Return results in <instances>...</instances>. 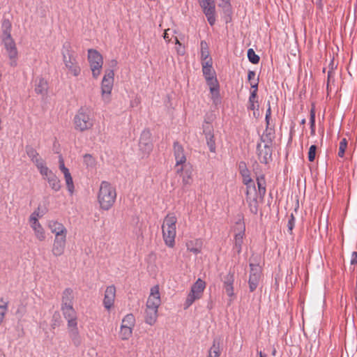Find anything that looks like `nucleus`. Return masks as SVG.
Returning <instances> with one entry per match:
<instances>
[{"instance_id":"8","label":"nucleus","mask_w":357,"mask_h":357,"mask_svg":"<svg viewBox=\"0 0 357 357\" xmlns=\"http://www.w3.org/2000/svg\"><path fill=\"white\" fill-rule=\"evenodd\" d=\"M205 288L206 282L203 280L198 278L190 288V291L183 304V308L185 310L189 308L195 301L200 299L203 296Z\"/></svg>"},{"instance_id":"56","label":"nucleus","mask_w":357,"mask_h":357,"mask_svg":"<svg viewBox=\"0 0 357 357\" xmlns=\"http://www.w3.org/2000/svg\"><path fill=\"white\" fill-rule=\"evenodd\" d=\"M139 103V100L138 99H135V100L131 101L130 106L132 107H134L135 106H137Z\"/></svg>"},{"instance_id":"51","label":"nucleus","mask_w":357,"mask_h":357,"mask_svg":"<svg viewBox=\"0 0 357 357\" xmlns=\"http://www.w3.org/2000/svg\"><path fill=\"white\" fill-rule=\"evenodd\" d=\"M255 72L253 70H249L248 74V79L250 83L255 82V79H258L259 78H255Z\"/></svg>"},{"instance_id":"30","label":"nucleus","mask_w":357,"mask_h":357,"mask_svg":"<svg viewBox=\"0 0 357 357\" xmlns=\"http://www.w3.org/2000/svg\"><path fill=\"white\" fill-rule=\"evenodd\" d=\"M275 137L274 130L266 126L265 131L261 136V143L265 144H272L273 139Z\"/></svg>"},{"instance_id":"7","label":"nucleus","mask_w":357,"mask_h":357,"mask_svg":"<svg viewBox=\"0 0 357 357\" xmlns=\"http://www.w3.org/2000/svg\"><path fill=\"white\" fill-rule=\"evenodd\" d=\"M114 72L113 70H107L101 82V99L105 104L110 103L111 95L114 86Z\"/></svg>"},{"instance_id":"48","label":"nucleus","mask_w":357,"mask_h":357,"mask_svg":"<svg viewBox=\"0 0 357 357\" xmlns=\"http://www.w3.org/2000/svg\"><path fill=\"white\" fill-rule=\"evenodd\" d=\"M268 108H267L266 112L265 121L267 124V126H269L270 119H271V105H270L269 102H268Z\"/></svg>"},{"instance_id":"1","label":"nucleus","mask_w":357,"mask_h":357,"mask_svg":"<svg viewBox=\"0 0 357 357\" xmlns=\"http://www.w3.org/2000/svg\"><path fill=\"white\" fill-rule=\"evenodd\" d=\"M75 300L74 291L71 288H66L61 294V310L63 317L67 320L69 337L73 344L78 347L81 344V338L77 326V315L73 307Z\"/></svg>"},{"instance_id":"58","label":"nucleus","mask_w":357,"mask_h":357,"mask_svg":"<svg viewBox=\"0 0 357 357\" xmlns=\"http://www.w3.org/2000/svg\"><path fill=\"white\" fill-rule=\"evenodd\" d=\"M176 44H178L179 45H181V44L180 43L179 40H178L177 38H176Z\"/></svg>"},{"instance_id":"40","label":"nucleus","mask_w":357,"mask_h":357,"mask_svg":"<svg viewBox=\"0 0 357 357\" xmlns=\"http://www.w3.org/2000/svg\"><path fill=\"white\" fill-rule=\"evenodd\" d=\"M310 135H315V108L313 106L310 111Z\"/></svg>"},{"instance_id":"15","label":"nucleus","mask_w":357,"mask_h":357,"mask_svg":"<svg viewBox=\"0 0 357 357\" xmlns=\"http://www.w3.org/2000/svg\"><path fill=\"white\" fill-rule=\"evenodd\" d=\"M116 294V289L114 284L109 285L106 287L104 292L102 305L107 312H109L114 306Z\"/></svg>"},{"instance_id":"43","label":"nucleus","mask_w":357,"mask_h":357,"mask_svg":"<svg viewBox=\"0 0 357 357\" xmlns=\"http://www.w3.org/2000/svg\"><path fill=\"white\" fill-rule=\"evenodd\" d=\"M257 182L259 193L264 195L266 192V182L264 177L263 176L257 177Z\"/></svg>"},{"instance_id":"32","label":"nucleus","mask_w":357,"mask_h":357,"mask_svg":"<svg viewBox=\"0 0 357 357\" xmlns=\"http://www.w3.org/2000/svg\"><path fill=\"white\" fill-rule=\"evenodd\" d=\"M48 89V84L46 79L40 77L35 84V91L38 94L45 95Z\"/></svg>"},{"instance_id":"3","label":"nucleus","mask_w":357,"mask_h":357,"mask_svg":"<svg viewBox=\"0 0 357 357\" xmlns=\"http://www.w3.org/2000/svg\"><path fill=\"white\" fill-rule=\"evenodd\" d=\"M161 304L159 287L155 285L151 289L150 295L146 303L145 322L153 326L158 319V307Z\"/></svg>"},{"instance_id":"2","label":"nucleus","mask_w":357,"mask_h":357,"mask_svg":"<svg viewBox=\"0 0 357 357\" xmlns=\"http://www.w3.org/2000/svg\"><path fill=\"white\" fill-rule=\"evenodd\" d=\"M116 190L109 182L102 181L100 183L98 192L97 193V200L100 208L103 211L111 209L116 199Z\"/></svg>"},{"instance_id":"41","label":"nucleus","mask_w":357,"mask_h":357,"mask_svg":"<svg viewBox=\"0 0 357 357\" xmlns=\"http://www.w3.org/2000/svg\"><path fill=\"white\" fill-rule=\"evenodd\" d=\"M247 55H248V60L252 63L257 64L259 63L260 58L257 54H255L253 49H252V48L248 49Z\"/></svg>"},{"instance_id":"5","label":"nucleus","mask_w":357,"mask_h":357,"mask_svg":"<svg viewBox=\"0 0 357 357\" xmlns=\"http://www.w3.org/2000/svg\"><path fill=\"white\" fill-rule=\"evenodd\" d=\"M61 54L63 62L68 70V73L74 77H78L81 74L82 69L70 43L66 42L63 45Z\"/></svg>"},{"instance_id":"36","label":"nucleus","mask_w":357,"mask_h":357,"mask_svg":"<svg viewBox=\"0 0 357 357\" xmlns=\"http://www.w3.org/2000/svg\"><path fill=\"white\" fill-rule=\"evenodd\" d=\"M132 328L125 326L124 325H121L120 331H119V337L122 340H129L132 334Z\"/></svg>"},{"instance_id":"57","label":"nucleus","mask_w":357,"mask_h":357,"mask_svg":"<svg viewBox=\"0 0 357 357\" xmlns=\"http://www.w3.org/2000/svg\"><path fill=\"white\" fill-rule=\"evenodd\" d=\"M167 31L168 30H166L165 31V33H164V36H163V38L164 39L167 41V42H169L170 40L169 38V36H168V33H167Z\"/></svg>"},{"instance_id":"53","label":"nucleus","mask_w":357,"mask_h":357,"mask_svg":"<svg viewBox=\"0 0 357 357\" xmlns=\"http://www.w3.org/2000/svg\"><path fill=\"white\" fill-rule=\"evenodd\" d=\"M333 75H334V73H333V71L332 70H328V84L331 80L334 81Z\"/></svg>"},{"instance_id":"52","label":"nucleus","mask_w":357,"mask_h":357,"mask_svg":"<svg viewBox=\"0 0 357 357\" xmlns=\"http://www.w3.org/2000/svg\"><path fill=\"white\" fill-rule=\"evenodd\" d=\"M351 264H357V252H354L351 259Z\"/></svg>"},{"instance_id":"20","label":"nucleus","mask_w":357,"mask_h":357,"mask_svg":"<svg viewBox=\"0 0 357 357\" xmlns=\"http://www.w3.org/2000/svg\"><path fill=\"white\" fill-rule=\"evenodd\" d=\"M257 152L260 162L267 164L271 159L272 149L271 145L265 144L262 145L261 143H259L257 146Z\"/></svg>"},{"instance_id":"49","label":"nucleus","mask_w":357,"mask_h":357,"mask_svg":"<svg viewBox=\"0 0 357 357\" xmlns=\"http://www.w3.org/2000/svg\"><path fill=\"white\" fill-rule=\"evenodd\" d=\"M294 225H295V218H294L293 214H291L290 216V218L288 220V225H287L288 229L289 231H292L293 228L294 227Z\"/></svg>"},{"instance_id":"4","label":"nucleus","mask_w":357,"mask_h":357,"mask_svg":"<svg viewBox=\"0 0 357 357\" xmlns=\"http://www.w3.org/2000/svg\"><path fill=\"white\" fill-rule=\"evenodd\" d=\"M177 218L174 213H168L162 225V238L169 248H174L176 236Z\"/></svg>"},{"instance_id":"31","label":"nucleus","mask_w":357,"mask_h":357,"mask_svg":"<svg viewBox=\"0 0 357 357\" xmlns=\"http://www.w3.org/2000/svg\"><path fill=\"white\" fill-rule=\"evenodd\" d=\"M26 153L31 160L35 164L37 169H38V165L40 164L45 165V161L39 157L38 152L33 148H29L26 150Z\"/></svg>"},{"instance_id":"28","label":"nucleus","mask_w":357,"mask_h":357,"mask_svg":"<svg viewBox=\"0 0 357 357\" xmlns=\"http://www.w3.org/2000/svg\"><path fill=\"white\" fill-rule=\"evenodd\" d=\"M3 31L1 36V43L13 40L11 36V24L8 20H3L2 23Z\"/></svg>"},{"instance_id":"13","label":"nucleus","mask_w":357,"mask_h":357,"mask_svg":"<svg viewBox=\"0 0 357 357\" xmlns=\"http://www.w3.org/2000/svg\"><path fill=\"white\" fill-rule=\"evenodd\" d=\"M9 59V66L15 68L17 66L18 50L14 40L2 42Z\"/></svg>"},{"instance_id":"14","label":"nucleus","mask_w":357,"mask_h":357,"mask_svg":"<svg viewBox=\"0 0 357 357\" xmlns=\"http://www.w3.org/2000/svg\"><path fill=\"white\" fill-rule=\"evenodd\" d=\"M177 175L181 178L183 187L190 186L193 183V168L191 165H183L175 169Z\"/></svg>"},{"instance_id":"25","label":"nucleus","mask_w":357,"mask_h":357,"mask_svg":"<svg viewBox=\"0 0 357 357\" xmlns=\"http://www.w3.org/2000/svg\"><path fill=\"white\" fill-rule=\"evenodd\" d=\"M240 174L243 178V183L248 187V188H253L255 190V185L252 178L250 177V171L246 167L245 163L240 164Z\"/></svg>"},{"instance_id":"34","label":"nucleus","mask_w":357,"mask_h":357,"mask_svg":"<svg viewBox=\"0 0 357 357\" xmlns=\"http://www.w3.org/2000/svg\"><path fill=\"white\" fill-rule=\"evenodd\" d=\"M63 174L65 179L67 190L70 195H73L75 192V185L71 174L69 171Z\"/></svg>"},{"instance_id":"50","label":"nucleus","mask_w":357,"mask_h":357,"mask_svg":"<svg viewBox=\"0 0 357 357\" xmlns=\"http://www.w3.org/2000/svg\"><path fill=\"white\" fill-rule=\"evenodd\" d=\"M213 65V61H212V58H208V59H204V60H202V68H204V66H206V67H213L212 66Z\"/></svg>"},{"instance_id":"22","label":"nucleus","mask_w":357,"mask_h":357,"mask_svg":"<svg viewBox=\"0 0 357 357\" xmlns=\"http://www.w3.org/2000/svg\"><path fill=\"white\" fill-rule=\"evenodd\" d=\"M258 79H255V82H251V91L248 100V109L250 110H255L259 109L258 98Z\"/></svg>"},{"instance_id":"61","label":"nucleus","mask_w":357,"mask_h":357,"mask_svg":"<svg viewBox=\"0 0 357 357\" xmlns=\"http://www.w3.org/2000/svg\"><path fill=\"white\" fill-rule=\"evenodd\" d=\"M301 123V124H305V119H302Z\"/></svg>"},{"instance_id":"60","label":"nucleus","mask_w":357,"mask_h":357,"mask_svg":"<svg viewBox=\"0 0 357 357\" xmlns=\"http://www.w3.org/2000/svg\"><path fill=\"white\" fill-rule=\"evenodd\" d=\"M259 357H264L262 352L260 351L258 352Z\"/></svg>"},{"instance_id":"16","label":"nucleus","mask_w":357,"mask_h":357,"mask_svg":"<svg viewBox=\"0 0 357 357\" xmlns=\"http://www.w3.org/2000/svg\"><path fill=\"white\" fill-rule=\"evenodd\" d=\"M139 151L142 153L144 156H147L150 154L153 149V144L151 139V133L149 130H144L139 139Z\"/></svg>"},{"instance_id":"33","label":"nucleus","mask_w":357,"mask_h":357,"mask_svg":"<svg viewBox=\"0 0 357 357\" xmlns=\"http://www.w3.org/2000/svg\"><path fill=\"white\" fill-rule=\"evenodd\" d=\"M221 354L220 342L218 340L215 339L213 344L208 351L206 357H220Z\"/></svg>"},{"instance_id":"9","label":"nucleus","mask_w":357,"mask_h":357,"mask_svg":"<svg viewBox=\"0 0 357 357\" xmlns=\"http://www.w3.org/2000/svg\"><path fill=\"white\" fill-rule=\"evenodd\" d=\"M88 61L93 78L97 79L101 73L103 58L100 53L94 49L88 50Z\"/></svg>"},{"instance_id":"38","label":"nucleus","mask_w":357,"mask_h":357,"mask_svg":"<svg viewBox=\"0 0 357 357\" xmlns=\"http://www.w3.org/2000/svg\"><path fill=\"white\" fill-rule=\"evenodd\" d=\"M200 59L201 60H204L208 58H211L208 45L205 40H202L200 43Z\"/></svg>"},{"instance_id":"19","label":"nucleus","mask_w":357,"mask_h":357,"mask_svg":"<svg viewBox=\"0 0 357 357\" xmlns=\"http://www.w3.org/2000/svg\"><path fill=\"white\" fill-rule=\"evenodd\" d=\"M66 244L67 236L54 237L52 247V255L56 257L63 255L66 251Z\"/></svg>"},{"instance_id":"59","label":"nucleus","mask_w":357,"mask_h":357,"mask_svg":"<svg viewBox=\"0 0 357 357\" xmlns=\"http://www.w3.org/2000/svg\"><path fill=\"white\" fill-rule=\"evenodd\" d=\"M112 64H113V65H114V66H115V65H116V63H117V62H116V60H112Z\"/></svg>"},{"instance_id":"44","label":"nucleus","mask_w":357,"mask_h":357,"mask_svg":"<svg viewBox=\"0 0 357 357\" xmlns=\"http://www.w3.org/2000/svg\"><path fill=\"white\" fill-rule=\"evenodd\" d=\"M43 215L40 213V208L36 209L29 216V223H32L36 221L39 222V218H42Z\"/></svg>"},{"instance_id":"6","label":"nucleus","mask_w":357,"mask_h":357,"mask_svg":"<svg viewBox=\"0 0 357 357\" xmlns=\"http://www.w3.org/2000/svg\"><path fill=\"white\" fill-rule=\"evenodd\" d=\"M75 129L79 132L91 130L94 126V119L87 108H80L73 118Z\"/></svg>"},{"instance_id":"27","label":"nucleus","mask_w":357,"mask_h":357,"mask_svg":"<svg viewBox=\"0 0 357 357\" xmlns=\"http://www.w3.org/2000/svg\"><path fill=\"white\" fill-rule=\"evenodd\" d=\"M187 250L195 255L201 252L202 248V241L200 238L190 240L186 242Z\"/></svg>"},{"instance_id":"23","label":"nucleus","mask_w":357,"mask_h":357,"mask_svg":"<svg viewBox=\"0 0 357 357\" xmlns=\"http://www.w3.org/2000/svg\"><path fill=\"white\" fill-rule=\"evenodd\" d=\"M235 278L234 273L229 272L225 277L223 281V288L225 290L227 295L230 298V302L234 300L235 296L234 290V283Z\"/></svg>"},{"instance_id":"35","label":"nucleus","mask_w":357,"mask_h":357,"mask_svg":"<svg viewBox=\"0 0 357 357\" xmlns=\"http://www.w3.org/2000/svg\"><path fill=\"white\" fill-rule=\"evenodd\" d=\"M8 301L3 297L0 298V325L3 322L8 310Z\"/></svg>"},{"instance_id":"12","label":"nucleus","mask_w":357,"mask_h":357,"mask_svg":"<svg viewBox=\"0 0 357 357\" xmlns=\"http://www.w3.org/2000/svg\"><path fill=\"white\" fill-rule=\"evenodd\" d=\"M200 6L203 9L207 20L211 26H213L216 21L215 6L214 0H198Z\"/></svg>"},{"instance_id":"29","label":"nucleus","mask_w":357,"mask_h":357,"mask_svg":"<svg viewBox=\"0 0 357 357\" xmlns=\"http://www.w3.org/2000/svg\"><path fill=\"white\" fill-rule=\"evenodd\" d=\"M207 84L209 86L210 91L213 96V98L219 96V84L215 76L205 78Z\"/></svg>"},{"instance_id":"37","label":"nucleus","mask_w":357,"mask_h":357,"mask_svg":"<svg viewBox=\"0 0 357 357\" xmlns=\"http://www.w3.org/2000/svg\"><path fill=\"white\" fill-rule=\"evenodd\" d=\"M130 328H134L135 325V317L132 313L127 314L122 319L121 324Z\"/></svg>"},{"instance_id":"11","label":"nucleus","mask_w":357,"mask_h":357,"mask_svg":"<svg viewBox=\"0 0 357 357\" xmlns=\"http://www.w3.org/2000/svg\"><path fill=\"white\" fill-rule=\"evenodd\" d=\"M236 224V227L234 228L235 235L233 250L236 252L237 254H240L242 250V245L245 232V225L243 221V217L241 216Z\"/></svg>"},{"instance_id":"18","label":"nucleus","mask_w":357,"mask_h":357,"mask_svg":"<svg viewBox=\"0 0 357 357\" xmlns=\"http://www.w3.org/2000/svg\"><path fill=\"white\" fill-rule=\"evenodd\" d=\"M174 155L176 160L175 169L181 167L183 165H190L187 163V158L185 154L183 147L178 142H175L173 146Z\"/></svg>"},{"instance_id":"45","label":"nucleus","mask_w":357,"mask_h":357,"mask_svg":"<svg viewBox=\"0 0 357 357\" xmlns=\"http://www.w3.org/2000/svg\"><path fill=\"white\" fill-rule=\"evenodd\" d=\"M316 150H317V146L313 144L310 146L309 151H308V160L310 162H313L315 159L316 155Z\"/></svg>"},{"instance_id":"21","label":"nucleus","mask_w":357,"mask_h":357,"mask_svg":"<svg viewBox=\"0 0 357 357\" xmlns=\"http://www.w3.org/2000/svg\"><path fill=\"white\" fill-rule=\"evenodd\" d=\"M47 227L54 237L67 236L68 229L61 222L54 220H49Z\"/></svg>"},{"instance_id":"26","label":"nucleus","mask_w":357,"mask_h":357,"mask_svg":"<svg viewBox=\"0 0 357 357\" xmlns=\"http://www.w3.org/2000/svg\"><path fill=\"white\" fill-rule=\"evenodd\" d=\"M29 225L34 232L36 238L40 241H45L46 238L45 231L41 224L39 222H36L35 221L34 222L29 223Z\"/></svg>"},{"instance_id":"46","label":"nucleus","mask_w":357,"mask_h":357,"mask_svg":"<svg viewBox=\"0 0 357 357\" xmlns=\"http://www.w3.org/2000/svg\"><path fill=\"white\" fill-rule=\"evenodd\" d=\"M202 72L205 78H209V77L215 76V71L213 69V67L208 68L206 66H204V68H202Z\"/></svg>"},{"instance_id":"10","label":"nucleus","mask_w":357,"mask_h":357,"mask_svg":"<svg viewBox=\"0 0 357 357\" xmlns=\"http://www.w3.org/2000/svg\"><path fill=\"white\" fill-rule=\"evenodd\" d=\"M38 171L43 178L47 181L50 187L55 192H58L61 188V181L58 176L46 165L40 164Z\"/></svg>"},{"instance_id":"39","label":"nucleus","mask_w":357,"mask_h":357,"mask_svg":"<svg viewBox=\"0 0 357 357\" xmlns=\"http://www.w3.org/2000/svg\"><path fill=\"white\" fill-rule=\"evenodd\" d=\"M83 161L87 169L95 168L96 159L91 154H85L83 157Z\"/></svg>"},{"instance_id":"47","label":"nucleus","mask_w":357,"mask_h":357,"mask_svg":"<svg viewBox=\"0 0 357 357\" xmlns=\"http://www.w3.org/2000/svg\"><path fill=\"white\" fill-rule=\"evenodd\" d=\"M59 168L63 174L69 172V169L65 166L64 160L61 155L59 157Z\"/></svg>"},{"instance_id":"24","label":"nucleus","mask_w":357,"mask_h":357,"mask_svg":"<svg viewBox=\"0 0 357 357\" xmlns=\"http://www.w3.org/2000/svg\"><path fill=\"white\" fill-rule=\"evenodd\" d=\"M206 123V126L204 125V133L206 137V144L210 151L211 153H215L216 146L214 135L213 133V128L211 125H209L208 123Z\"/></svg>"},{"instance_id":"17","label":"nucleus","mask_w":357,"mask_h":357,"mask_svg":"<svg viewBox=\"0 0 357 357\" xmlns=\"http://www.w3.org/2000/svg\"><path fill=\"white\" fill-rule=\"evenodd\" d=\"M250 273L248 280L249 289L251 292L254 291L259 282L261 278V268L257 264H250Z\"/></svg>"},{"instance_id":"55","label":"nucleus","mask_w":357,"mask_h":357,"mask_svg":"<svg viewBox=\"0 0 357 357\" xmlns=\"http://www.w3.org/2000/svg\"><path fill=\"white\" fill-rule=\"evenodd\" d=\"M325 0H316V4L319 8H322Z\"/></svg>"},{"instance_id":"54","label":"nucleus","mask_w":357,"mask_h":357,"mask_svg":"<svg viewBox=\"0 0 357 357\" xmlns=\"http://www.w3.org/2000/svg\"><path fill=\"white\" fill-rule=\"evenodd\" d=\"M252 190L255 191L253 190V188H248V187L246 186V192H245V194H246V199L247 200H248V199H250V195Z\"/></svg>"},{"instance_id":"42","label":"nucleus","mask_w":357,"mask_h":357,"mask_svg":"<svg viewBox=\"0 0 357 357\" xmlns=\"http://www.w3.org/2000/svg\"><path fill=\"white\" fill-rule=\"evenodd\" d=\"M347 148V140L346 138H343L341 139L340 144H339L337 155L340 158H343L344 156V153H345V151H346Z\"/></svg>"}]
</instances>
